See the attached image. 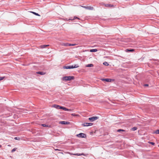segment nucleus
<instances>
[{
	"instance_id": "9d476101",
	"label": "nucleus",
	"mask_w": 159,
	"mask_h": 159,
	"mask_svg": "<svg viewBox=\"0 0 159 159\" xmlns=\"http://www.w3.org/2000/svg\"><path fill=\"white\" fill-rule=\"evenodd\" d=\"M37 74H39L41 75H44L45 74V73L43 71H39L36 72Z\"/></svg>"
},
{
	"instance_id": "20e7f679",
	"label": "nucleus",
	"mask_w": 159,
	"mask_h": 159,
	"mask_svg": "<svg viewBox=\"0 0 159 159\" xmlns=\"http://www.w3.org/2000/svg\"><path fill=\"white\" fill-rule=\"evenodd\" d=\"M98 118V117L97 116L95 117H90L89 118V120L91 121H93L95 120H97Z\"/></svg>"
},
{
	"instance_id": "cd10ccee",
	"label": "nucleus",
	"mask_w": 159,
	"mask_h": 159,
	"mask_svg": "<svg viewBox=\"0 0 159 159\" xmlns=\"http://www.w3.org/2000/svg\"><path fill=\"white\" fill-rule=\"evenodd\" d=\"M42 125L43 126V127H46V126H47V125H46L45 124H43Z\"/></svg>"
},
{
	"instance_id": "4be33fe9",
	"label": "nucleus",
	"mask_w": 159,
	"mask_h": 159,
	"mask_svg": "<svg viewBox=\"0 0 159 159\" xmlns=\"http://www.w3.org/2000/svg\"><path fill=\"white\" fill-rule=\"evenodd\" d=\"M156 134H159V129L156 130L154 132Z\"/></svg>"
},
{
	"instance_id": "a211bd4d",
	"label": "nucleus",
	"mask_w": 159,
	"mask_h": 159,
	"mask_svg": "<svg viewBox=\"0 0 159 159\" xmlns=\"http://www.w3.org/2000/svg\"><path fill=\"white\" fill-rule=\"evenodd\" d=\"M82 125L84 126H89V125H88V123H84L82 124Z\"/></svg>"
},
{
	"instance_id": "2f4dec72",
	"label": "nucleus",
	"mask_w": 159,
	"mask_h": 159,
	"mask_svg": "<svg viewBox=\"0 0 159 159\" xmlns=\"http://www.w3.org/2000/svg\"><path fill=\"white\" fill-rule=\"evenodd\" d=\"M55 150L56 151H60V150H59L58 149H55Z\"/></svg>"
},
{
	"instance_id": "72a5a7b5",
	"label": "nucleus",
	"mask_w": 159,
	"mask_h": 159,
	"mask_svg": "<svg viewBox=\"0 0 159 159\" xmlns=\"http://www.w3.org/2000/svg\"><path fill=\"white\" fill-rule=\"evenodd\" d=\"M14 139H17V137H15V138H14Z\"/></svg>"
},
{
	"instance_id": "c85d7f7f",
	"label": "nucleus",
	"mask_w": 159,
	"mask_h": 159,
	"mask_svg": "<svg viewBox=\"0 0 159 159\" xmlns=\"http://www.w3.org/2000/svg\"><path fill=\"white\" fill-rule=\"evenodd\" d=\"M128 51L129 52H133L134 51V50L133 49L129 50Z\"/></svg>"
},
{
	"instance_id": "f704fd0d",
	"label": "nucleus",
	"mask_w": 159,
	"mask_h": 159,
	"mask_svg": "<svg viewBox=\"0 0 159 159\" xmlns=\"http://www.w3.org/2000/svg\"><path fill=\"white\" fill-rule=\"evenodd\" d=\"M2 147V145H0V147Z\"/></svg>"
},
{
	"instance_id": "bb28decb",
	"label": "nucleus",
	"mask_w": 159,
	"mask_h": 159,
	"mask_svg": "<svg viewBox=\"0 0 159 159\" xmlns=\"http://www.w3.org/2000/svg\"><path fill=\"white\" fill-rule=\"evenodd\" d=\"M4 78L3 77H0V80H2Z\"/></svg>"
},
{
	"instance_id": "f03ea898",
	"label": "nucleus",
	"mask_w": 159,
	"mask_h": 159,
	"mask_svg": "<svg viewBox=\"0 0 159 159\" xmlns=\"http://www.w3.org/2000/svg\"><path fill=\"white\" fill-rule=\"evenodd\" d=\"M75 79V77L73 76H65L62 78L63 80L68 81L73 80Z\"/></svg>"
},
{
	"instance_id": "f8f14e48",
	"label": "nucleus",
	"mask_w": 159,
	"mask_h": 159,
	"mask_svg": "<svg viewBox=\"0 0 159 159\" xmlns=\"http://www.w3.org/2000/svg\"><path fill=\"white\" fill-rule=\"evenodd\" d=\"M48 45H42L40 46V48H45L46 47L49 46Z\"/></svg>"
},
{
	"instance_id": "dca6fc26",
	"label": "nucleus",
	"mask_w": 159,
	"mask_h": 159,
	"mask_svg": "<svg viewBox=\"0 0 159 159\" xmlns=\"http://www.w3.org/2000/svg\"><path fill=\"white\" fill-rule=\"evenodd\" d=\"M30 12L33 14H34V15H36V16H40V15L38 13H36L35 12H33V11H30Z\"/></svg>"
},
{
	"instance_id": "39448f33",
	"label": "nucleus",
	"mask_w": 159,
	"mask_h": 159,
	"mask_svg": "<svg viewBox=\"0 0 159 159\" xmlns=\"http://www.w3.org/2000/svg\"><path fill=\"white\" fill-rule=\"evenodd\" d=\"M59 124L62 125H69L70 124V122L67 121H61L59 122Z\"/></svg>"
},
{
	"instance_id": "aec40b11",
	"label": "nucleus",
	"mask_w": 159,
	"mask_h": 159,
	"mask_svg": "<svg viewBox=\"0 0 159 159\" xmlns=\"http://www.w3.org/2000/svg\"><path fill=\"white\" fill-rule=\"evenodd\" d=\"M71 115L72 116H80L79 115H77V114H75L74 113L71 114Z\"/></svg>"
},
{
	"instance_id": "6ab92c4d",
	"label": "nucleus",
	"mask_w": 159,
	"mask_h": 159,
	"mask_svg": "<svg viewBox=\"0 0 159 159\" xmlns=\"http://www.w3.org/2000/svg\"><path fill=\"white\" fill-rule=\"evenodd\" d=\"M103 64L106 66H108L109 65V64L106 61L103 62Z\"/></svg>"
},
{
	"instance_id": "5701e85b",
	"label": "nucleus",
	"mask_w": 159,
	"mask_h": 159,
	"mask_svg": "<svg viewBox=\"0 0 159 159\" xmlns=\"http://www.w3.org/2000/svg\"><path fill=\"white\" fill-rule=\"evenodd\" d=\"M76 45V44L69 43V46H74Z\"/></svg>"
},
{
	"instance_id": "7c9ffc66",
	"label": "nucleus",
	"mask_w": 159,
	"mask_h": 159,
	"mask_svg": "<svg viewBox=\"0 0 159 159\" xmlns=\"http://www.w3.org/2000/svg\"><path fill=\"white\" fill-rule=\"evenodd\" d=\"M79 19V18L77 17H74V19Z\"/></svg>"
},
{
	"instance_id": "2eb2a0df",
	"label": "nucleus",
	"mask_w": 159,
	"mask_h": 159,
	"mask_svg": "<svg viewBox=\"0 0 159 159\" xmlns=\"http://www.w3.org/2000/svg\"><path fill=\"white\" fill-rule=\"evenodd\" d=\"M93 66V64H89L87 65L86 66V67H92Z\"/></svg>"
},
{
	"instance_id": "0eeeda50",
	"label": "nucleus",
	"mask_w": 159,
	"mask_h": 159,
	"mask_svg": "<svg viewBox=\"0 0 159 159\" xmlns=\"http://www.w3.org/2000/svg\"><path fill=\"white\" fill-rule=\"evenodd\" d=\"M60 44L62 46L68 47L69 46V43H62Z\"/></svg>"
},
{
	"instance_id": "473e14b6",
	"label": "nucleus",
	"mask_w": 159,
	"mask_h": 159,
	"mask_svg": "<svg viewBox=\"0 0 159 159\" xmlns=\"http://www.w3.org/2000/svg\"><path fill=\"white\" fill-rule=\"evenodd\" d=\"M148 84H145L144 85V86H148Z\"/></svg>"
},
{
	"instance_id": "6e6552de",
	"label": "nucleus",
	"mask_w": 159,
	"mask_h": 159,
	"mask_svg": "<svg viewBox=\"0 0 159 159\" xmlns=\"http://www.w3.org/2000/svg\"><path fill=\"white\" fill-rule=\"evenodd\" d=\"M68 153L69 154H70V155H76V156H81V155L85 156V155L84 153H75V154L71 153Z\"/></svg>"
},
{
	"instance_id": "1a4fd4ad",
	"label": "nucleus",
	"mask_w": 159,
	"mask_h": 159,
	"mask_svg": "<svg viewBox=\"0 0 159 159\" xmlns=\"http://www.w3.org/2000/svg\"><path fill=\"white\" fill-rule=\"evenodd\" d=\"M111 79H102L101 80L103 81H106V82H111Z\"/></svg>"
},
{
	"instance_id": "412c9836",
	"label": "nucleus",
	"mask_w": 159,
	"mask_h": 159,
	"mask_svg": "<svg viewBox=\"0 0 159 159\" xmlns=\"http://www.w3.org/2000/svg\"><path fill=\"white\" fill-rule=\"evenodd\" d=\"M117 131L118 132H120V131L124 132V131H125V130L123 129H119L117 130Z\"/></svg>"
},
{
	"instance_id": "7ed1b4c3",
	"label": "nucleus",
	"mask_w": 159,
	"mask_h": 159,
	"mask_svg": "<svg viewBox=\"0 0 159 159\" xmlns=\"http://www.w3.org/2000/svg\"><path fill=\"white\" fill-rule=\"evenodd\" d=\"M77 136L78 137L83 138H86V134L83 133H80L79 134H77Z\"/></svg>"
},
{
	"instance_id": "c756f323",
	"label": "nucleus",
	"mask_w": 159,
	"mask_h": 159,
	"mask_svg": "<svg viewBox=\"0 0 159 159\" xmlns=\"http://www.w3.org/2000/svg\"><path fill=\"white\" fill-rule=\"evenodd\" d=\"M150 143L152 144V145H154L155 144V143L153 142H151Z\"/></svg>"
},
{
	"instance_id": "423d86ee",
	"label": "nucleus",
	"mask_w": 159,
	"mask_h": 159,
	"mask_svg": "<svg viewBox=\"0 0 159 159\" xmlns=\"http://www.w3.org/2000/svg\"><path fill=\"white\" fill-rule=\"evenodd\" d=\"M82 7L85 8L86 9L89 10H93V7L91 6H82Z\"/></svg>"
},
{
	"instance_id": "ddd939ff",
	"label": "nucleus",
	"mask_w": 159,
	"mask_h": 159,
	"mask_svg": "<svg viewBox=\"0 0 159 159\" xmlns=\"http://www.w3.org/2000/svg\"><path fill=\"white\" fill-rule=\"evenodd\" d=\"M79 66L77 65H75L74 66H70L71 69L74 68L79 67Z\"/></svg>"
},
{
	"instance_id": "b1692460",
	"label": "nucleus",
	"mask_w": 159,
	"mask_h": 159,
	"mask_svg": "<svg viewBox=\"0 0 159 159\" xmlns=\"http://www.w3.org/2000/svg\"><path fill=\"white\" fill-rule=\"evenodd\" d=\"M137 129V128L136 127H133L132 128V130H133V131H134V130H136Z\"/></svg>"
},
{
	"instance_id": "4468645a",
	"label": "nucleus",
	"mask_w": 159,
	"mask_h": 159,
	"mask_svg": "<svg viewBox=\"0 0 159 159\" xmlns=\"http://www.w3.org/2000/svg\"><path fill=\"white\" fill-rule=\"evenodd\" d=\"M63 68L64 69H71L70 66H63Z\"/></svg>"
},
{
	"instance_id": "9b49d317",
	"label": "nucleus",
	"mask_w": 159,
	"mask_h": 159,
	"mask_svg": "<svg viewBox=\"0 0 159 159\" xmlns=\"http://www.w3.org/2000/svg\"><path fill=\"white\" fill-rule=\"evenodd\" d=\"M104 5L105 7H111L113 6V5H111L110 4H104Z\"/></svg>"
},
{
	"instance_id": "a878e982",
	"label": "nucleus",
	"mask_w": 159,
	"mask_h": 159,
	"mask_svg": "<svg viewBox=\"0 0 159 159\" xmlns=\"http://www.w3.org/2000/svg\"><path fill=\"white\" fill-rule=\"evenodd\" d=\"M16 148H13L11 151L12 152H15L16 150Z\"/></svg>"
},
{
	"instance_id": "f257e3e1",
	"label": "nucleus",
	"mask_w": 159,
	"mask_h": 159,
	"mask_svg": "<svg viewBox=\"0 0 159 159\" xmlns=\"http://www.w3.org/2000/svg\"><path fill=\"white\" fill-rule=\"evenodd\" d=\"M52 107H53L57 109H62L66 111H71L72 110L68 109L66 108V107H63L59 105L54 104L52 105Z\"/></svg>"
},
{
	"instance_id": "f3484780",
	"label": "nucleus",
	"mask_w": 159,
	"mask_h": 159,
	"mask_svg": "<svg viewBox=\"0 0 159 159\" xmlns=\"http://www.w3.org/2000/svg\"><path fill=\"white\" fill-rule=\"evenodd\" d=\"M97 49H92L90 50V52H94L97 51Z\"/></svg>"
},
{
	"instance_id": "393cba45",
	"label": "nucleus",
	"mask_w": 159,
	"mask_h": 159,
	"mask_svg": "<svg viewBox=\"0 0 159 159\" xmlns=\"http://www.w3.org/2000/svg\"><path fill=\"white\" fill-rule=\"evenodd\" d=\"M88 125H89V126H91L93 125V124L91 123H88Z\"/></svg>"
}]
</instances>
